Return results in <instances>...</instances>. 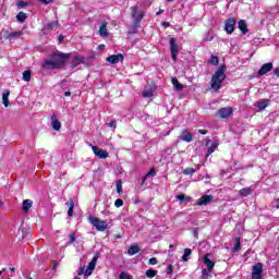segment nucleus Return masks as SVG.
Returning a JSON list of instances; mask_svg holds the SVG:
<instances>
[{
  "label": "nucleus",
  "instance_id": "e2e57ef3",
  "mask_svg": "<svg viewBox=\"0 0 279 279\" xmlns=\"http://www.w3.org/2000/svg\"><path fill=\"white\" fill-rule=\"evenodd\" d=\"M276 208H279V198L278 199H276Z\"/></svg>",
  "mask_w": 279,
  "mask_h": 279
},
{
  "label": "nucleus",
  "instance_id": "4d7b16f0",
  "mask_svg": "<svg viewBox=\"0 0 279 279\" xmlns=\"http://www.w3.org/2000/svg\"><path fill=\"white\" fill-rule=\"evenodd\" d=\"M52 269H53V271H56V269H58V263L57 262H54V264L52 266Z\"/></svg>",
  "mask_w": 279,
  "mask_h": 279
},
{
  "label": "nucleus",
  "instance_id": "680f3d73",
  "mask_svg": "<svg viewBox=\"0 0 279 279\" xmlns=\"http://www.w3.org/2000/svg\"><path fill=\"white\" fill-rule=\"evenodd\" d=\"M206 147H208L209 145H210V140L209 138H207V141H206Z\"/></svg>",
  "mask_w": 279,
  "mask_h": 279
},
{
  "label": "nucleus",
  "instance_id": "6e6552de",
  "mask_svg": "<svg viewBox=\"0 0 279 279\" xmlns=\"http://www.w3.org/2000/svg\"><path fill=\"white\" fill-rule=\"evenodd\" d=\"M99 259V253L93 257L92 262L88 264L87 269L85 270V276H92L93 271H95V267H97V260Z\"/></svg>",
  "mask_w": 279,
  "mask_h": 279
},
{
  "label": "nucleus",
  "instance_id": "a878e982",
  "mask_svg": "<svg viewBox=\"0 0 279 279\" xmlns=\"http://www.w3.org/2000/svg\"><path fill=\"white\" fill-rule=\"evenodd\" d=\"M9 97H10V92H7L2 95V104H3V106H5V108H8V106H10Z\"/></svg>",
  "mask_w": 279,
  "mask_h": 279
},
{
  "label": "nucleus",
  "instance_id": "72a5a7b5",
  "mask_svg": "<svg viewBox=\"0 0 279 279\" xmlns=\"http://www.w3.org/2000/svg\"><path fill=\"white\" fill-rule=\"evenodd\" d=\"M23 80H24V82H29L32 80V71H29V70L24 71Z\"/></svg>",
  "mask_w": 279,
  "mask_h": 279
},
{
  "label": "nucleus",
  "instance_id": "9d476101",
  "mask_svg": "<svg viewBox=\"0 0 279 279\" xmlns=\"http://www.w3.org/2000/svg\"><path fill=\"white\" fill-rule=\"evenodd\" d=\"M125 60V57L122 53L112 54L107 58V62H110V64H118V62H123Z\"/></svg>",
  "mask_w": 279,
  "mask_h": 279
},
{
  "label": "nucleus",
  "instance_id": "423d86ee",
  "mask_svg": "<svg viewBox=\"0 0 279 279\" xmlns=\"http://www.w3.org/2000/svg\"><path fill=\"white\" fill-rule=\"evenodd\" d=\"M234 27H236V19L229 17L225 21V32H227V34H233Z\"/></svg>",
  "mask_w": 279,
  "mask_h": 279
},
{
  "label": "nucleus",
  "instance_id": "bf43d9fd",
  "mask_svg": "<svg viewBox=\"0 0 279 279\" xmlns=\"http://www.w3.org/2000/svg\"><path fill=\"white\" fill-rule=\"evenodd\" d=\"M165 12V10L160 9L156 14L157 16H160V14H162Z\"/></svg>",
  "mask_w": 279,
  "mask_h": 279
},
{
  "label": "nucleus",
  "instance_id": "6ab92c4d",
  "mask_svg": "<svg viewBox=\"0 0 279 279\" xmlns=\"http://www.w3.org/2000/svg\"><path fill=\"white\" fill-rule=\"evenodd\" d=\"M99 36L107 38L108 36V23L104 22L99 27Z\"/></svg>",
  "mask_w": 279,
  "mask_h": 279
},
{
  "label": "nucleus",
  "instance_id": "5701e85b",
  "mask_svg": "<svg viewBox=\"0 0 279 279\" xmlns=\"http://www.w3.org/2000/svg\"><path fill=\"white\" fill-rule=\"evenodd\" d=\"M239 193L241 197H247V195H252V193H254V190H252V187H244L240 190Z\"/></svg>",
  "mask_w": 279,
  "mask_h": 279
},
{
  "label": "nucleus",
  "instance_id": "f8f14e48",
  "mask_svg": "<svg viewBox=\"0 0 279 279\" xmlns=\"http://www.w3.org/2000/svg\"><path fill=\"white\" fill-rule=\"evenodd\" d=\"M271 69H274V63L271 62L264 63L257 73L258 75L263 76V75H266V73H269Z\"/></svg>",
  "mask_w": 279,
  "mask_h": 279
},
{
  "label": "nucleus",
  "instance_id": "ddd939ff",
  "mask_svg": "<svg viewBox=\"0 0 279 279\" xmlns=\"http://www.w3.org/2000/svg\"><path fill=\"white\" fill-rule=\"evenodd\" d=\"M203 263L204 265H206L207 268H205L207 271H213V269H215V262L210 260V258H208V255H203Z\"/></svg>",
  "mask_w": 279,
  "mask_h": 279
},
{
  "label": "nucleus",
  "instance_id": "a19ab883",
  "mask_svg": "<svg viewBox=\"0 0 279 279\" xmlns=\"http://www.w3.org/2000/svg\"><path fill=\"white\" fill-rule=\"evenodd\" d=\"M119 279H132V276L128 272H121Z\"/></svg>",
  "mask_w": 279,
  "mask_h": 279
},
{
  "label": "nucleus",
  "instance_id": "cd10ccee",
  "mask_svg": "<svg viewBox=\"0 0 279 279\" xmlns=\"http://www.w3.org/2000/svg\"><path fill=\"white\" fill-rule=\"evenodd\" d=\"M268 105H269V100L267 99L257 101V108L259 110H265V108H267Z\"/></svg>",
  "mask_w": 279,
  "mask_h": 279
},
{
  "label": "nucleus",
  "instance_id": "2eb2a0df",
  "mask_svg": "<svg viewBox=\"0 0 279 279\" xmlns=\"http://www.w3.org/2000/svg\"><path fill=\"white\" fill-rule=\"evenodd\" d=\"M142 97H145L146 99H149L150 97H154V87L150 85H146L144 87V90L142 93Z\"/></svg>",
  "mask_w": 279,
  "mask_h": 279
},
{
  "label": "nucleus",
  "instance_id": "ea45409f",
  "mask_svg": "<svg viewBox=\"0 0 279 279\" xmlns=\"http://www.w3.org/2000/svg\"><path fill=\"white\" fill-rule=\"evenodd\" d=\"M184 175H193V173H195V169L193 168H186L184 171H183Z\"/></svg>",
  "mask_w": 279,
  "mask_h": 279
},
{
  "label": "nucleus",
  "instance_id": "2f4dec72",
  "mask_svg": "<svg viewBox=\"0 0 279 279\" xmlns=\"http://www.w3.org/2000/svg\"><path fill=\"white\" fill-rule=\"evenodd\" d=\"M19 23H25V19H27V14L25 12H20L16 15Z\"/></svg>",
  "mask_w": 279,
  "mask_h": 279
},
{
  "label": "nucleus",
  "instance_id": "5fc2aeb1",
  "mask_svg": "<svg viewBox=\"0 0 279 279\" xmlns=\"http://www.w3.org/2000/svg\"><path fill=\"white\" fill-rule=\"evenodd\" d=\"M198 134H208V131L207 130H198Z\"/></svg>",
  "mask_w": 279,
  "mask_h": 279
},
{
  "label": "nucleus",
  "instance_id": "f3484780",
  "mask_svg": "<svg viewBox=\"0 0 279 279\" xmlns=\"http://www.w3.org/2000/svg\"><path fill=\"white\" fill-rule=\"evenodd\" d=\"M51 126H52V130H56V132H60L62 128V123L58 121V118L56 117V114L51 116Z\"/></svg>",
  "mask_w": 279,
  "mask_h": 279
},
{
  "label": "nucleus",
  "instance_id": "774afa93",
  "mask_svg": "<svg viewBox=\"0 0 279 279\" xmlns=\"http://www.w3.org/2000/svg\"><path fill=\"white\" fill-rule=\"evenodd\" d=\"M11 271H15V268H10Z\"/></svg>",
  "mask_w": 279,
  "mask_h": 279
},
{
  "label": "nucleus",
  "instance_id": "a18cd8bd",
  "mask_svg": "<svg viewBox=\"0 0 279 279\" xmlns=\"http://www.w3.org/2000/svg\"><path fill=\"white\" fill-rule=\"evenodd\" d=\"M109 128H113V130H117V120H111L108 124Z\"/></svg>",
  "mask_w": 279,
  "mask_h": 279
},
{
  "label": "nucleus",
  "instance_id": "4be33fe9",
  "mask_svg": "<svg viewBox=\"0 0 279 279\" xmlns=\"http://www.w3.org/2000/svg\"><path fill=\"white\" fill-rule=\"evenodd\" d=\"M144 17H145V12H143V11H140L138 14L135 15L134 21H133L135 27L138 26V24L143 21Z\"/></svg>",
  "mask_w": 279,
  "mask_h": 279
},
{
  "label": "nucleus",
  "instance_id": "79ce46f5",
  "mask_svg": "<svg viewBox=\"0 0 279 279\" xmlns=\"http://www.w3.org/2000/svg\"><path fill=\"white\" fill-rule=\"evenodd\" d=\"M16 5L20 10H22L23 8H27V2L22 0V1H19Z\"/></svg>",
  "mask_w": 279,
  "mask_h": 279
},
{
  "label": "nucleus",
  "instance_id": "13d9d810",
  "mask_svg": "<svg viewBox=\"0 0 279 279\" xmlns=\"http://www.w3.org/2000/svg\"><path fill=\"white\" fill-rule=\"evenodd\" d=\"M98 49H100V51H104V49H106V46L105 45H99Z\"/></svg>",
  "mask_w": 279,
  "mask_h": 279
},
{
  "label": "nucleus",
  "instance_id": "7c9ffc66",
  "mask_svg": "<svg viewBox=\"0 0 279 279\" xmlns=\"http://www.w3.org/2000/svg\"><path fill=\"white\" fill-rule=\"evenodd\" d=\"M217 147H219V143L215 142L211 144V147H208L207 149V156H210V154H214L215 149H217Z\"/></svg>",
  "mask_w": 279,
  "mask_h": 279
},
{
  "label": "nucleus",
  "instance_id": "aec40b11",
  "mask_svg": "<svg viewBox=\"0 0 279 279\" xmlns=\"http://www.w3.org/2000/svg\"><path fill=\"white\" fill-rule=\"evenodd\" d=\"M238 27H239L240 32H242V34H247V32H248L247 22H245L244 20H240L238 22Z\"/></svg>",
  "mask_w": 279,
  "mask_h": 279
},
{
  "label": "nucleus",
  "instance_id": "37998d69",
  "mask_svg": "<svg viewBox=\"0 0 279 279\" xmlns=\"http://www.w3.org/2000/svg\"><path fill=\"white\" fill-rule=\"evenodd\" d=\"M114 206L116 208H121V206H123V199L121 198L116 199Z\"/></svg>",
  "mask_w": 279,
  "mask_h": 279
},
{
  "label": "nucleus",
  "instance_id": "c9c22d12",
  "mask_svg": "<svg viewBox=\"0 0 279 279\" xmlns=\"http://www.w3.org/2000/svg\"><path fill=\"white\" fill-rule=\"evenodd\" d=\"M46 27H47V29H51V31L57 29L58 28V21H53V22L48 23Z\"/></svg>",
  "mask_w": 279,
  "mask_h": 279
},
{
  "label": "nucleus",
  "instance_id": "338daca9",
  "mask_svg": "<svg viewBox=\"0 0 279 279\" xmlns=\"http://www.w3.org/2000/svg\"><path fill=\"white\" fill-rule=\"evenodd\" d=\"M193 234H194V236H197V230L196 229L193 231Z\"/></svg>",
  "mask_w": 279,
  "mask_h": 279
},
{
  "label": "nucleus",
  "instance_id": "c756f323",
  "mask_svg": "<svg viewBox=\"0 0 279 279\" xmlns=\"http://www.w3.org/2000/svg\"><path fill=\"white\" fill-rule=\"evenodd\" d=\"M191 254H193V251H191V248H185L182 260H184V263L189 262V256H191Z\"/></svg>",
  "mask_w": 279,
  "mask_h": 279
},
{
  "label": "nucleus",
  "instance_id": "69168bd1",
  "mask_svg": "<svg viewBox=\"0 0 279 279\" xmlns=\"http://www.w3.org/2000/svg\"><path fill=\"white\" fill-rule=\"evenodd\" d=\"M165 27H169V22H163Z\"/></svg>",
  "mask_w": 279,
  "mask_h": 279
},
{
  "label": "nucleus",
  "instance_id": "3c124183",
  "mask_svg": "<svg viewBox=\"0 0 279 279\" xmlns=\"http://www.w3.org/2000/svg\"><path fill=\"white\" fill-rule=\"evenodd\" d=\"M177 199H179V202H184V199H185L184 194L178 195V196H177Z\"/></svg>",
  "mask_w": 279,
  "mask_h": 279
},
{
  "label": "nucleus",
  "instance_id": "9b49d317",
  "mask_svg": "<svg viewBox=\"0 0 279 279\" xmlns=\"http://www.w3.org/2000/svg\"><path fill=\"white\" fill-rule=\"evenodd\" d=\"M92 149L98 158L106 159L108 157V150H104L97 146H92Z\"/></svg>",
  "mask_w": 279,
  "mask_h": 279
},
{
  "label": "nucleus",
  "instance_id": "1a4fd4ad",
  "mask_svg": "<svg viewBox=\"0 0 279 279\" xmlns=\"http://www.w3.org/2000/svg\"><path fill=\"white\" fill-rule=\"evenodd\" d=\"M213 199H215L214 195H203L197 202H196V206H208V204H210V202H213Z\"/></svg>",
  "mask_w": 279,
  "mask_h": 279
},
{
  "label": "nucleus",
  "instance_id": "0e129e2a",
  "mask_svg": "<svg viewBox=\"0 0 279 279\" xmlns=\"http://www.w3.org/2000/svg\"><path fill=\"white\" fill-rule=\"evenodd\" d=\"M62 40H64V37H63V36H60V37H59V43H62Z\"/></svg>",
  "mask_w": 279,
  "mask_h": 279
},
{
  "label": "nucleus",
  "instance_id": "052dcab7",
  "mask_svg": "<svg viewBox=\"0 0 279 279\" xmlns=\"http://www.w3.org/2000/svg\"><path fill=\"white\" fill-rule=\"evenodd\" d=\"M64 96H65V97H71V92H65V93H64Z\"/></svg>",
  "mask_w": 279,
  "mask_h": 279
},
{
  "label": "nucleus",
  "instance_id": "8fccbe9b",
  "mask_svg": "<svg viewBox=\"0 0 279 279\" xmlns=\"http://www.w3.org/2000/svg\"><path fill=\"white\" fill-rule=\"evenodd\" d=\"M166 271H167L168 275L173 274V266H172V265H169V266L167 267Z\"/></svg>",
  "mask_w": 279,
  "mask_h": 279
},
{
  "label": "nucleus",
  "instance_id": "864d4df0",
  "mask_svg": "<svg viewBox=\"0 0 279 279\" xmlns=\"http://www.w3.org/2000/svg\"><path fill=\"white\" fill-rule=\"evenodd\" d=\"M274 74H275L277 77H279V68H275Z\"/></svg>",
  "mask_w": 279,
  "mask_h": 279
},
{
  "label": "nucleus",
  "instance_id": "f704fd0d",
  "mask_svg": "<svg viewBox=\"0 0 279 279\" xmlns=\"http://www.w3.org/2000/svg\"><path fill=\"white\" fill-rule=\"evenodd\" d=\"M239 250H241V239L240 238H235L234 239L233 251L234 252H239Z\"/></svg>",
  "mask_w": 279,
  "mask_h": 279
},
{
  "label": "nucleus",
  "instance_id": "412c9836",
  "mask_svg": "<svg viewBox=\"0 0 279 279\" xmlns=\"http://www.w3.org/2000/svg\"><path fill=\"white\" fill-rule=\"evenodd\" d=\"M141 252V247L138 245H131L128 250L129 256H134V254H138Z\"/></svg>",
  "mask_w": 279,
  "mask_h": 279
},
{
  "label": "nucleus",
  "instance_id": "7ed1b4c3",
  "mask_svg": "<svg viewBox=\"0 0 279 279\" xmlns=\"http://www.w3.org/2000/svg\"><path fill=\"white\" fill-rule=\"evenodd\" d=\"M88 221L96 228V230H98V232H106V230H108V222L105 220H99L97 217L89 216Z\"/></svg>",
  "mask_w": 279,
  "mask_h": 279
},
{
  "label": "nucleus",
  "instance_id": "393cba45",
  "mask_svg": "<svg viewBox=\"0 0 279 279\" xmlns=\"http://www.w3.org/2000/svg\"><path fill=\"white\" fill-rule=\"evenodd\" d=\"M156 177V169H150V171L148 173L145 174V177L142 180V184H145V181L147 180V178H154Z\"/></svg>",
  "mask_w": 279,
  "mask_h": 279
},
{
  "label": "nucleus",
  "instance_id": "473e14b6",
  "mask_svg": "<svg viewBox=\"0 0 279 279\" xmlns=\"http://www.w3.org/2000/svg\"><path fill=\"white\" fill-rule=\"evenodd\" d=\"M208 64H211L213 66H217V64H219V57L211 56V58L208 61Z\"/></svg>",
  "mask_w": 279,
  "mask_h": 279
},
{
  "label": "nucleus",
  "instance_id": "f257e3e1",
  "mask_svg": "<svg viewBox=\"0 0 279 279\" xmlns=\"http://www.w3.org/2000/svg\"><path fill=\"white\" fill-rule=\"evenodd\" d=\"M66 62V54L62 52H57L51 56L50 59H47L43 63L44 69H59V66H62Z\"/></svg>",
  "mask_w": 279,
  "mask_h": 279
},
{
  "label": "nucleus",
  "instance_id": "c85d7f7f",
  "mask_svg": "<svg viewBox=\"0 0 279 279\" xmlns=\"http://www.w3.org/2000/svg\"><path fill=\"white\" fill-rule=\"evenodd\" d=\"M23 36V32H12L7 34V38H21Z\"/></svg>",
  "mask_w": 279,
  "mask_h": 279
},
{
  "label": "nucleus",
  "instance_id": "6e6d98bb",
  "mask_svg": "<svg viewBox=\"0 0 279 279\" xmlns=\"http://www.w3.org/2000/svg\"><path fill=\"white\" fill-rule=\"evenodd\" d=\"M68 215H69L70 217H73V209L69 208V209H68Z\"/></svg>",
  "mask_w": 279,
  "mask_h": 279
},
{
  "label": "nucleus",
  "instance_id": "58836bf2",
  "mask_svg": "<svg viewBox=\"0 0 279 279\" xmlns=\"http://www.w3.org/2000/svg\"><path fill=\"white\" fill-rule=\"evenodd\" d=\"M146 277H147V278H155V277H156V270H154V269H148V270L146 271Z\"/></svg>",
  "mask_w": 279,
  "mask_h": 279
},
{
  "label": "nucleus",
  "instance_id": "b1692460",
  "mask_svg": "<svg viewBox=\"0 0 279 279\" xmlns=\"http://www.w3.org/2000/svg\"><path fill=\"white\" fill-rule=\"evenodd\" d=\"M171 82H172V85L174 86L175 90L180 92L184 88V86L175 77H172Z\"/></svg>",
  "mask_w": 279,
  "mask_h": 279
},
{
  "label": "nucleus",
  "instance_id": "39448f33",
  "mask_svg": "<svg viewBox=\"0 0 279 279\" xmlns=\"http://www.w3.org/2000/svg\"><path fill=\"white\" fill-rule=\"evenodd\" d=\"M234 109L232 107H223L217 111V116L220 119H230V117H232Z\"/></svg>",
  "mask_w": 279,
  "mask_h": 279
},
{
  "label": "nucleus",
  "instance_id": "4c0bfd02",
  "mask_svg": "<svg viewBox=\"0 0 279 279\" xmlns=\"http://www.w3.org/2000/svg\"><path fill=\"white\" fill-rule=\"evenodd\" d=\"M130 10H131V16L133 19H136V15L138 14V7H132Z\"/></svg>",
  "mask_w": 279,
  "mask_h": 279
},
{
  "label": "nucleus",
  "instance_id": "dca6fc26",
  "mask_svg": "<svg viewBox=\"0 0 279 279\" xmlns=\"http://www.w3.org/2000/svg\"><path fill=\"white\" fill-rule=\"evenodd\" d=\"M34 206V202L32 199H24L22 203V213H29V209Z\"/></svg>",
  "mask_w": 279,
  "mask_h": 279
},
{
  "label": "nucleus",
  "instance_id": "e433bc0d",
  "mask_svg": "<svg viewBox=\"0 0 279 279\" xmlns=\"http://www.w3.org/2000/svg\"><path fill=\"white\" fill-rule=\"evenodd\" d=\"M117 191H118L119 195H121V193H123V182L121 180L117 181Z\"/></svg>",
  "mask_w": 279,
  "mask_h": 279
},
{
  "label": "nucleus",
  "instance_id": "603ef678",
  "mask_svg": "<svg viewBox=\"0 0 279 279\" xmlns=\"http://www.w3.org/2000/svg\"><path fill=\"white\" fill-rule=\"evenodd\" d=\"M86 276V271L84 272V267H81L80 269H78V276Z\"/></svg>",
  "mask_w": 279,
  "mask_h": 279
},
{
  "label": "nucleus",
  "instance_id": "a211bd4d",
  "mask_svg": "<svg viewBox=\"0 0 279 279\" xmlns=\"http://www.w3.org/2000/svg\"><path fill=\"white\" fill-rule=\"evenodd\" d=\"M80 64H86V58L84 57H74L72 61V69L80 66Z\"/></svg>",
  "mask_w": 279,
  "mask_h": 279
},
{
  "label": "nucleus",
  "instance_id": "de8ad7c7",
  "mask_svg": "<svg viewBox=\"0 0 279 279\" xmlns=\"http://www.w3.org/2000/svg\"><path fill=\"white\" fill-rule=\"evenodd\" d=\"M149 265H158V259L156 257H151L149 259Z\"/></svg>",
  "mask_w": 279,
  "mask_h": 279
},
{
  "label": "nucleus",
  "instance_id": "49530a36",
  "mask_svg": "<svg viewBox=\"0 0 279 279\" xmlns=\"http://www.w3.org/2000/svg\"><path fill=\"white\" fill-rule=\"evenodd\" d=\"M39 3H44L45 5H49V3H53L56 0H38Z\"/></svg>",
  "mask_w": 279,
  "mask_h": 279
},
{
  "label": "nucleus",
  "instance_id": "f03ea898",
  "mask_svg": "<svg viewBox=\"0 0 279 279\" xmlns=\"http://www.w3.org/2000/svg\"><path fill=\"white\" fill-rule=\"evenodd\" d=\"M226 65H220L215 74L211 77V88L215 90V93H218L221 88V84H223V81L226 80Z\"/></svg>",
  "mask_w": 279,
  "mask_h": 279
},
{
  "label": "nucleus",
  "instance_id": "20e7f679",
  "mask_svg": "<svg viewBox=\"0 0 279 279\" xmlns=\"http://www.w3.org/2000/svg\"><path fill=\"white\" fill-rule=\"evenodd\" d=\"M170 53L172 56V60L177 62L178 54L180 53V46H178V39L173 37L170 38Z\"/></svg>",
  "mask_w": 279,
  "mask_h": 279
},
{
  "label": "nucleus",
  "instance_id": "c03bdc74",
  "mask_svg": "<svg viewBox=\"0 0 279 279\" xmlns=\"http://www.w3.org/2000/svg\"><path fill=\"white\" fill-rule=\"evenodd\" d=\"M69 239H70L69 245H72V243H75V233H71V234L69 235Z\"/></svg>",
  "mask_w": 279,
  "mask_h": 279
},
{
  "label": "nucleus",
  "instance_id": "bb28decb",
  "mask_svg": "<svg viewBox=\"0 0 279 279\" xmlns=\"http://www.w3.org/2000/svg\"><path fill=\"white\" fill-rule=\"evenodd\" d=\"M210 274H213V270L203 269L201 279H210V278H213V275H210Z\"/></svg>",
  "mask_w": 279,
  "mask_h": 279
},
{
  "label": "nucleus",
  "instance_id": "4468645a",
  "mask_svg": "<svg viewBox=\"0 0 279 279\" xmlns=\"http://www.w3.org/2000/svg\"><path fill=\"white\" fill-rule=\"evenodd\" d=\"M180 141H183L184 143H191L193 141V134H191V132L187 130H184L181 132Z\"/></svg>",
  "mask_w": 279,
  "mask_h": 279
},
{
  "label": "nucleus",
  "instance_id": "0eeeda50",
  "mask_svg": "<svg viewBox=\"0 0 279 279\" xmlns=\"http://www.w3.org/2000/svg\"><path fill=\"white\" fill-rule=\"evenodd\" d=\"M252 279H263V264L257 263L253 266Z\"/></svg>",
  "mask_w": 279,
  "mask_h": 279
},
{
  "label": "nucleus",
  "instance_id": "09e8293b",
  "mask_svg": "<svg viewBox=\"0 0 279 279\" xmlns=\"http://www.w3.org/2000/svg\"><path fill=\"white\" fill-rule=\"evenodd\" d=\"M68 206H69V208H71V209L75 208V202H73V199H70V201L68 202Z\"/></svg>",
  "mask_w": 279,
  "mask_h": 279
}]
</instances>
